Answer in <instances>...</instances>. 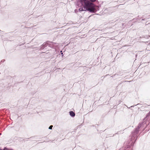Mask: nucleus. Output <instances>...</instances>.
Returning a JSON list of instances; mask_svg holds the SVG:
<instances>
[{
    "mask_svg": "<svg viewBox=\"0 0 150 150\" xmlns=\"http://www.w3.org/2000/svg\"><path fill=\"white\" fill-rule=\"evenodd\" d=\"M83 7L80 8L79 9V11H88L91 13H95L99 10L98 6L87 0H78L77 2V5L79 7H81L83 6Z\"/></svg>",
    "mask_w": 150,
    "mask_h": 150,
    "instance_id": "nucleus-1",
    "label": "nucleus"
},
{
    "mask_svg": "<svg viewBox=\"0 0 150 150\" xmlns=\"http://www.w3.org/2000/svg\"><path fill=\"white\" fill-rule=\"evenodd\" d=\"M141 124H139L138 127L136 129L135 132H134L135 134H137V133L138 132H139V129L140 127H141Z\"/></svg>",
    "mask_w": 150,
    "mask_h": 150,
    "instance_id": "nucleus-2",
    "label": "nucleus"
},
{
    "mask_svg": "<svg viewBox=\"0 0 150 150\" xmlns=\"http://www.w3.org/2000/svg\"><path fill=\"white\" fill-rule=\"evenodd\" d=\"M69 114L72 117H74L75 116V114L73 111L70 112Z\"/></svg>",
    "mask_w": 150,
    "mask_h": 150,
    "instance_id": "nucleus-3",
    "label": "nucleus"
},
{
    "mask_svg": "<svg viewBox=\"0 0 150 150\" xmlns=\"http://www.w3.org/2000/svg\"><path fill=\"white\" fill-rule=\"evenodd\" d=\"M47 45V44H46V43H44L42 46V48H44V47L46 46Z\"/></svg>",
    "mask_w": 150,
    "mask_h": 150,
    "instance_id": "nucleus-4",
    "label": "nucleus"
},
{
    "mask_svg": "<svg viewBox=\"0 0 150 150\" xmlns=\"http://www.w3.org/2000/svg\"><path fill=\"white\" fill-rule=\"evenodd\" d=\"M91 2H93L96 1L97 0H89Z\"/></svg>",
    "mask_w": 150,
    "mask_h": 150,
    "instance_id": "nucleus-5",
    "label": "nucleus"
},
{
    "mask_svg": "<svg viewBox=\"0 0 150 150\" xmlns=\"http://www.w3.org/2000/svg\"><path fill=\"white\" fill-rule=\"evenodd\" d=\"M53 127L52 125H51L50 126V127L49 128V129H52V128Z\"/></svg>",
    "mask_w": 150,
    "mask_h": 150,
    "instance_id": "nucleus-6",
    "label": "nucleus"
},
{
    "mask_svg": "<svg viewBox=\"0 0 150 150\" xmlns=\"http://www.w3.org/2000/svg\"><path fill=\"white\" fill-rule=\"evenodd\" d=\"M75 12L76 13L78 12V10L77 9H75L74 10Z\"/></svg>",
    "mask_w": 150,
    "mask_h": 150,
    "instance_id": "nucleus-7",
    "label": "nucleus"
},
{
    "mask_svg": "<svg viewBox=\"0 0 150 150\" xmlns=\"http://www.w3.org/2000/svg\"><path fill=\"white\" fill-rule=\"evenodd\" d=\"M56 44V43H52V44H53V45H54V44Z\"/></svg>",
    "mask_w": 150,
    "mask_h": 150,
    "instance_id": "nucleus-8",
    "label": "nucleus"
},
{
    "mask_svg": "<svg viewBox=\"0 0 150 150\" xmlns=\"http://www.w3.org/2000/svg\"><path fill=\"white\" fill-rule=\"evenodd\" d=\"M63 53L62 52V53H61V54L63 55Z\"/></svg>",
    "mask_w": 150,
    "mask_h": 150,
    "instance_id": "nucleus-9",
    "label": "nucleus"
},
{
    "mask_svg": "<svg viewBox=\"0 0 150 150\" xmlns=\"http://www.w3.org/2000/svg\"><path fill=\"white\" fill-rule=\"evenodd\" d=\"M62 52V51H61L60 52Z\"/></svg>",
    "mask_w": 150,
    "mask_h": 150,
    "instance_id": "nucleus-10",
    "label": "nucleus"
}]
</instances>
